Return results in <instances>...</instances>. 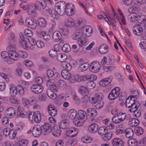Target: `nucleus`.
<instances>
[{
  "mask_svg": "<svg viewBox=\"0 0 146 146\" xmlns=\"http://www.w3.org/2000/svg\"><path fill=\"white\" fill-rule=\"evenodd\" d=\"M145 19L142 20V22L139 21L138 24H136L133 28V32L135 35H140L143 33L146 32Z\"/></svg>",
  "mask_w": 146,
  "mask_h": 146,
  "instance_id": "nucleus-1",
  "label": "nucleus"
},
{
  "mask_svg": "<svg viewBox=\"0 0 146 146\" xmlns=\"http://www.w3.org/2000/svg\"><path fill=\"white\" fill-rule=\"evenodd\" d=\"M66 5L65 2L63 1H59L56 3L55 5V9L56 13L61 16L64 15Z\"/></svg>",
  "mask_w": 146,
  "mask_h": 146,
  "instance_id": "nucleus-2",
  "label": "nucleus"
},
{
  "mask_svg": "<svg viewBox=\"0 0 146 146\" xmlns=\"http://www.w3.org/2000/svg\"><path fill=\"white\" fill-rule=\"evenodd\" d=\"M62 66L66 70H63L61 72V75L66 79L69 80L71 78L72 75L68 71H70L72 68L71 64H62Z\"/></svg>",
  "mask_w": 146,
  "mask_h": 146,
  "instance_id": "nucleus-3",
  "label": "nucleus"
},
{
  "mask_svg": "<svg viewBox=\"0 0 146 146\" xmlns=\"http://www.w3.org/2000/svg\"><path fill=\"white\" fill-rule=\"evenodd\" d=\"M34 7L35 9L39 8L41 10H44V12L48 7V6L46 5L45 0H38L34 5Z\"/></svg>",
  "mask_w": 146,
  "mask_h": 146,
  "instance_id": "nucleus-4",
  "label": "nucleus"
},
{
  "mask_svg": "<svg viewBox=\"0 0 146 146\" xmlns=\"http://www.w3.org/2000/svg\"><path fill=\"white\" fill-rule=\"evenodd\" d=\"M25 23L29 27L32 29H36L37 26L36 20L32 17L27 18L25 20Z\"/></svg>",
  "mask_w": 146,
  "mask_h": 146,
  "instance_id": "nucleus-5",
  "label": "nucleus"
},
{
  "mask_svg": "<svg viewBox=\"0 0 146 146\" xmlns=\"http://www.w3.org/2000/svg\"><path fill=\"white\" fill-rule=\"evenodd\" d=\"M52 127L51 125L48 123H44L41 127L42 134L44 135L48 134L51 132Z\"/></svg>",
  "mask_w": 146,
  "mask_h": 146,
  "instance_id": "nucleus-6",
  "label": "nucleus"
},
{
  "mask_svg": "<svg viewBox=\"0 0 146 146\" xmlns=\"http://www.w3.org/2000/svg\"><path fill=\"white\" fill-rule=\"evenodd\" d=\"M73 7H74V6L71 3L67 4L64 9L65 13H66L69 16H72L74 13Z\"/></svg>",
  "mask_w": 146,
  "mask_h": 146,
  "instance_id": "nucleus-7",
  "label": "nucleus"
},
{
  "mask_svg": "<svg viewBox=\"0 0 146 146\" xmlns=\"http://www.w3.org/2000/svg\"><path fill=\"white\" fill-rule=\"evenodd\" d=\"M32 134L35 137H38L42 134L41 127L38 125H35L33 128Z\"/></svg>",
  "mask_w": 146,
  "mask_h": 146,
  "instance_id": "nucleus-8",
  "label": "nucleus"
},
{
  "mask_svg": "<svg viewBox=\"0 0 146 146\" xmlns=\"http://www.w3.org/2000/svg\"><path fill=\"white\" fill-rule=\"evenodd\" d=\"M28 114L22 107H19L17 110V117L20 118H26Z\"/></svg>",
  "mask_w": 146,
  "mask_h": 146,
  "instance_id": "nucleus-9",
  "label": "nucleus"
},
{
  "mask_svg": "<svg viewBox=\"0 0 146 146\" xmlns=\"http://www.w3.org/2000/svg\"><path fill=\"white\" fill-rule=\"evenodd\" d=\"M31 89L33 93L38 94L42 92L43 87L42 85L34 84L31 87Z\"/></svg>",
  "mask_w": 146,
  "mask_h": 146,
  "instance_id": "nucleus-10",
  "label": "nucleus"
},
{
  "mask_svg": "<svg viewBox=\"0 0 146 146\" xmlns=\"http://www.w3.org/2000/svg\"><path fill=\"white\" fill-rule=\"evenodd\" d=\"M58 30L59 32L64 35H66L69 33L68 28L62 24H59L58 26Z\"/></svg>",
  "mask_w": 146,
  "mask_h": 146,
  "instance_id": "nucleus-11",
  "label": "nucleus"
},
{
  "mask_svg": "<svg viewBox=\"0 0 146 146\" xmlns=\"http://www.w3.org/2000/svg\"><path fill=\"white\" fill-rule=\"evenodd\" d=\"M113 146H124L125 143L122 139L119 138L113 139L111 141Z\"/></svg>",
  "mask_w": 146,
  "mask_h": 146,
  "instance_id": "nucleus-12",
  "label": "nucleus"
},
{
  "mask_svg": "<svg viewBox=\"0 0 146 146\" xmlns=\"http://www.w3.org/2000/svg\"><path fill=\"white\" fill-rule=\"evenodd\" d=\"M16 113L15 109L13 107H10L8 108L5 111V114L7 115V117L12 118L15 115Z\"/></svg>",
  "mask_w": 146,
  "mask_h": 146,
  "instance_id": "nucleus-13",
  "label": "nucleus"
},
{
  "mask_svg": "<svg viewBox=\"0 0 146 146\" xmlns=\"http://www.w3.org/2000/svg\"><path fill=\"white\" fill-rule=\"evenodd\" d=\"M48 113L52 116H54L57 114V111L55 108L52 105H49L48 107Z\"/></svg>",
  "mask_w": 146,
  "mask_h": 146,
  "instance_id": "nucleus-14",
  "label": "nucleus"
},
{
  "mask_svg": "<svg viewBox=\"0 0 146 146\" xmlns=\"http://www.w3.org/2000/svg\"><path fill=\"white\" fill-rule=\"evenodd\" d=\"M52 133L56 137L59 136L61 134L60 127L57 126H54L52 130Z\"/></svg>",
  "mask_w": 146,
  "mask_h": 146,
  "instance_id": "nucleus-15",
  "label": "nucleus"
},
{
  "mask_svg": "<svg viewBox=\"0 0 146 146\" xmlns=\"http://www.w3.org/2000/svg\"><path fill=\"white\" fill-rule=\"evenodd\" d=\"M115 89H113L108 96L109 100H114L118 97L119 95V91H115Z\"/></svg>",
  "mask_w": 146,
  "mask_h": 146,
  "instance_id": "nucleus-16",
  "label": "nucleus"
},
{
  "mask_svg": "<svg viewBox=\"0 0 146 146\" xmlns=\"http://www.w3.org/2000/svg\"><path fill=\"white\" fill-rule=\"evenodd\" d=\"M98 129V125L95 123L91 124L88 127V130L92 133H95L97 132Z\"/></svg>",
  "mask_w": 146,
  "mask_h": 146,
  "instance_id": "nucleus-17",
  "label": "nucleus"
},
{
  "mask_svg": "<svg viewBox=\"0 0 146 146\" xmlns=\"http://www.w3.org/2000/svg\"><path fill=\"white\" fill-rule=\"evenodd\" d=\"M33 116V120L36 123H39L41 120V114L40 112L38 111L34 113Z\"/></svg>",
  "mask_w": 146,
  "mask_h": 146,
  "instance_id": "nucleus-18",
  "label": "nucleus"
},
{
  "mask_svg": "<svg viewBox=\"0 0 146 146\" xmlns=\"http://www.w3.org/2000/svg\"><path fill=\"white\" fill-rule=\"evenodd\" d=\"M46 11L48 12L49 15L53 18L56 19H59V16L57 14L56 12L54 9H50L48 7L47 9H46Z\"/></svg>",
  "mask_w": 146,
  "mask_h": 146,
  "instance_id": "nucleus-19",
  "label": "nucleus"
},
{
  "mask_svg": "<svg viewBox=\"0 0 146 146\" xmlns=\"http://www.w3.org/2000/svg\"><path fill=\"white\" fill-rule=\"evenodd\" d=\"M62 35L59 31H56L54 32L52 36V39L54 42L58 41L62 38Z\"/></svg>",
  "mask_w": 146,
  "mask_h": 146,
  "instance_id": "nucleus-20",
  "label": "nucleus"
},
{
  "mask_svg": "<svg viewBox=\"0 0 146 146\" xmlns=\"http://www.w3.org/2000/svg\"><path fill=\"white\" fill-rule=\"evenodd\" d=\"M10 56V60H16L19 58V55L15 51L13 50H10L9 52Z\"/></svg>",
  "mask_w": 146,
  "mask_h": 146,
  "instance_id": "nucleus-21",
  "label": "nucleus"
},
{
  "mask_svg": "<svg viewBox=\"0 0 146 146\" xmlns=\"http://www.w3.org/2000/svg\"><path fill=\"white\" fill-rule=\"evenodd\" d=\"M104 97V96L102 94L98 92L95 94L94 98H92L90 101H97L102 100Z\"/></svg>",
  "mask_w": 146,
  "mask_h": 146,
  "instance_id": "nucleus-22",
  "label": "nucleus"
},
{
  "mask_svg": "<svg viewBox=\"0 0 146 146\" xmlns=\"http://www.w3.org/2000/svg\"><path fill=\"white\" fill-rule=\"evenodd\" d=\"M140 106V103L138 101H134L130 109H129V111L133 112L134 111L137 110Z\"/></svg>",
  "mask_w": 146,
  "mask_h": 146,
  "instance_id": "nucleus-23",
  "label": "nucleus"
},
{
  "mask_svg": "<svg viewBox=\"0 0 146 146\" xmlns=\"http://www.w3.org/2000/svg\"><path fill=\"white\" fill-rule=\"evenodd\" d=\"M87 115L86 113L83 110H80L78 112L77 117L82 120L87 119Z\"/></svg>",
  "mask_w": 146,
  "mask_h": 146,
  "instance_id": "nucleus-24",
  "label": "nucleus"
},
{
  "mask_svg": "<svg viewBox=\"0 0 146 146\" xmlns=\"http://www.w3.org/2000/svg\"><path fill=\"white\" fill-rule=\"evenodd\" d=\"M86 112L89 116L92 117L96 116L98 114L96 110L91 108H88L86 111Z\"/></svg>",
  "mask_w": 146,
  "mask_h": 146,
  "instance_id": "nucleus-25",
  "label": "nucleus"
},
{
  "mask_svg": "<svg viewBox=\"0 0 146 146\" xmlns=\"http://www.w3.org/2000/svg\"><path fill=\"white\" fill-rule=\"evenodd\" d=\"M112 81L111 78L110 77L102 80L99 82L100 84L103 87L107 86Z\"/></svg>",
  "mask_w": 146,
  "mask_h": 146,
  "instance_id": "nucleus-26",
  "label": "nucleus"
},
{
  "mask_svg": "<svg viewBox=\"0 0 146 146\" xmlns=\"http://www.w3.org/2000/svg\"><path fill=\"white\" fill-rule=\"evenodd\" d=\"M109 49L108 46L106 44L102 45L99 48V52L102 54L107 53Z\"/></svg>",
  "mask_w": 146,
  "mask_h": 146,
  "instance_id": "nucleus-27",
  "label": "nucleus"
},
{
  "mask_svg": "<svg viewBox=\"0 0 146 146\" xmlns=\"http://www.w3.org/2000/svg\"><path fill=\"white\" fill-rule=\"evenodd\" d=\"M74 20L72 18H69L65 21L64 26L66 27H72L74 26Z\"/></svg>",
  "mask_w": 146,
  "mask_h": 146,
  "instance_id": "nucleus-28",
  "label": "nucleus"
},
{
  "mask_svg": "<svg viewBox=\"0 0 146 146\" xmlns=\"http://www.w3.org/2000/svg\"><path fill=\"white\" fill-rule=\"evenodd\" d=\"M59 126L64 129H67L69 127V124L68 120L65 119L61 121Z\"/></svg>",
  "mask_w": 146,
  "mask_h": 146,
  "instance_id": "nucleus-29",
  "label": "nucleus"
},
{
  "mask_svg": "<svg viewBox=\"0 0 146 146\" xmlns=\"http://www.w3.org/2000/svg\"><path fill=\"white\" fill-rule=\"evenodd\" d=\"M124 133H126V136L127 138L132 137L134 134L133 130L130 127L127 128L125 130Z\"/></svg>",
  "mask_w": 146,
  "mask_h": 146,
  "instance_id": "nucleus-30",
  "label": "nucleus"
},
{
  "mask_svg": "<svg viewBox=\"0 0 146 146\" xmlns=\"http://www.w3.org/2000/svg\"><path fill=\"white\" fill-rule=\"evenodd\" d=\"M90 102L94 104V106L96 108L100 109L102 108L104 106V102L103 100L97 101H90Z\"/></svg>",
  "mask_w": 146,
  "mask_h": 146,
  "instance_id": "nucleus-31",
  "label": "nucleus"
},
{
  "mask_svg": "<svg viewBox=\"0 0 146 146\" xmlns=\"http://www.w3.org/2000/svg\"><path fill=\"white\" fill-rule=\"evenodd\" d=\"M47 94L50 98L53 100L55 99L57 97L56 94L51 89L48 88L47 89Z\"/></svg>",
  "mask_w": 146,
  "mask_h": 146,
  "instance_id": "nucleus-32",
  "label": "nucleus"
},
{
  "mask_svg": "<svg viewBox=\"0 0 146 146\" xmlns=\"http://www.w3.org/2000/svg\"><path fill=\"white\" fill-rule=\"evenodd\" d=\"M90 65V70L92 72H99L101 67L100 64H93Z\"/></svg>",
  "mask_w": 146,
  "mask_h": 146,
  "instance_id": "nucleus-33",
  "label": "nucleus"
},
{
  "mask_svg": "<svg viewBox=\"0 0 146 146\" xmlns=\"http://www.w3.org/2000/svg\"><path fill=\"white\" fill-rule=\"evenodd\" d=\"M38 26L41 27H44L46 25V19L44 18L40 17L38 20Z\"/></svg>",
  "mask_w": 146,
  "mask_h": 146,
  "instance_id": "nucleus-34",
  "label": "nucleus"
},
{
  "mask_svg": "<svg viewBox=\"0 0 146 146\" xmlns=\"http://www.w3.org/2000/svg\"><path fill=\"white\" fill-rule=\"evenodd\" d=\"M74 124L77 126H81L83 125L85 120H82L76 117L73 120Z\"/></svg>",
  "mask_w": 146,
  "mask_h": 146,
  "instance_id": "nucleus-35",
  "label": "nucleus"
},
{
  "mask_svg": "<svg viewBox=\"0 0 146 146\" xmlns=\"http://www.w3.org/2000/svg\"><path fill=\"white\" fill-rule=\"evenodd\" d=\"M57 58L58 61L63 62L67 59L66 55L64 54L60 53L57 56Z\"/></svg>",
  "mask_w": 146,
  "mask_h": 146,
  "instance_id": "nucleus-36",
  "label": "nucleus"
},
{
  "mask_svg": "<svg viewBox=\"0 0 146 146\" xmlns=\"http://www.w3.org/2000/svg\"><path fill=\"white\" fill-rule=\"evenodd\" d=\"M9 52L3 51L1 53V56L5 61H10V56Z\"/></svg>",
  "mask_w": 146,
  "mask_h": 146,
  "instance_id": "nucleus-37",
  "label": "nucleus"
},
{
  "mask_svg": "<svg viewBox=\"0 0 146 146\" xmlns=\"http://www.w3.org/2000/svg\"><path fill=\"white\" fill-rule=\"evenodd\" d=\"M136 5H134L133 6L129 7L128 9V11L130 13H137L139 10V8L138 7L136 6Z\"/></svg>",
  "mask_w": 146,
  "mask_h": 146,
  "instance_id": "nucleus-38",
  "label": "nucleus"
},
{
  "mask_svg": "<svg viewBox=\"0 0 146 146\" xmlns=\"http://www.w3.org/2000/svg\"><path fill=\"white\" fill-rule=\"evenodd\" d=\"M77 115V112L76 110L74 109L70 110L68 113V116L71 119H73L76 118Z\"/></svg>",
  "mask_w": 146,
  "mask_h": 146,
  "instance_id": "nucleus-39",
  "label": "nucleus"
},
{
  "mask_svg": "<svg viewBox=\"0 0 146 146\" xmlns=\"http://www.w3.org/2000/svg\"><path fill=\"white\" fill-rule=\"evenodd\" d=\"M134 101L135 100H132L131 99V96L128 97L127 99L125 102L126 107L128 108H131V107L133 104V103L134 102Z\"/></svg>",
  "mask_w": 146,
  "mask_h": 146,
  "instance_id": "nucleus-40",
  "label": "nucleus"
},
{
  "mask_svg": "<svg viewBox=\"0 0 146 146\" xmlns=\"http://www.w3.org/2000/svg\"><path fill=\"white\" fill-rule=\"evenodd\" d=\"M16 89V87L15 86L13 85H11L10 88V94L12 96H15L18 94Z\"/></svg>",
  "mask_w": 146,
  "mask_h": 146,
  "instance_id": "nucleus-41",
  "label": "nucleus"
},
{
  "mask_svg": "<svg viewBox=\"0 0 146 146\" xmlns=\"http://www.w3.org/2000/svg\"><path fill=\"white\" fill-rule=\"evenodd\" d=\"M128 143L129 146H138V141L135 138H132L128 141Z\"/></svg>",
  "mask_w": 146,
  "mask_h": 146,
  "instance_id": "nucleus-42",
  "label": "nucleus"
},
{
  "mask_svg": "<svg viewBox=\"0 0 146 146\" xmlns=\"http://www.w3.org/2000/svg\"><path fill=\"white\" fill-rule=\"evenodd\" d=\"M20 37L21 40H20V42L21 43L22 47L25 49L28 48V47L24 36L22 35L20 36Z\"/></svg>",
  "mask_w": 146,
  "mask_h": 146,
  "instance_id": "nucleus-43",
  "label": "nucleus"
},
{
  "mask_svg": "<svg viewBox=\"0 0 146 146\" xmlns=\"http://www.w3.org/2000/svg\"><path fill=\"white\" fill-rule=\"evenodd\" d=\"M129 123L132 125V127H135L138 125L139 123V120L137 118H133L130 119L129 121Z\"/></svg>",
  "mask_w": 146,
  "mask_h": 146,
  "instance_id": "nucleus-44",
  "label": "nucleus"
},
{
  "mask_svg": "<svg viewBox=\"0 0 146 146\" xmlns=\"http://www.w3.org/2000/svg\"><path fill=\"white\" fill-rule=\"evenodd\" d=\"M98 130V133L103 136L108 133V130L107 128L104 127H102L99 128Z\"/></svg>",
  "mask_w": 146,
  "mask_h": 146,
  "instance_id": "nucleus-45",
  "label": "nucleus"
},
{
  "mask_svg": "<svg viewBox=\"0 0 146 146\" xmlns=\"http://www.w3.org/2000/svg\"><path fill=\"white\" fill-rule=\"evenodd\" d=\"M112 120L113 123H118L124 121L118 115L117 116H113L112 119Z\"/></svg>",
  "mask_w": 146,
  "mask_h": 146,
  "instance_id": "nucleus-46",
  "label": "nucleus"
},
{
  "mask_svg": "<svg viewBox=\"0 0 146 146\" xmlns=\"http://www.w3.org/2000/svg\"><path fill=\"white\" fill-rule=\"evenodd\" d=\"M137 135H140L143 133V129L140 127H136L134 129Z\"/></svg>",
  "mask_w": 146,
  "mask_h": 146,
  "instance_id": "nucleus-47",
  "label": "nucleus"
},
{
  "mask_svg": "<svg viewBox=\"0 0 146 146\" xmlns=\"http://www.w3.org/2000/svg\"><path fill=\"white\" fill-rule=\"evenodd\" d=\"M16 41V38L15 37L14 34L11 33L10 34V36L8 38L9 42L11 44H13Z\"/></svg>",
  "mask_w": 146,
  "mask_h": 146,
  "instance_id": "nucleus-48",
  "label": "nucleus"
},
{
  "mask_svg": "<svg viewBox=\"0 0 146 146\" xmlns=\"http://www.w3.org/2000/svg\"><path fill=\"white\" fill-rule=\"evenodd\" d=\"M17 131L14 129H11L9 135V137L11 139H14L16 136Z\"/></svg>",
  "mask_w": 146,
  "mask_h": 146,
  "instance_id": "nucleus-49",
  "label": "nucleus"
},
{
  "mask_svg": "<svg viewBox=\"0 0 146 146\" xmlns=\"http://www.w3.org/2000/svg\"><path fill=\"white\" fill-rule=\"evenodd\" d=\"M89 66V64H80L78 69L81 71L83 72L87 70Z\"/></svg>",
  "mask_w": 146,
  "mask_h": 146,
  "instance_id": "nucleus-50",
  "label": "nucleus"
},
{
  "mask_svg": "<svg viewBox=\"0 0 146 146\" xmlns=\"http://www.w3.org/2000/svg\"><path fill=\"white\" fill-rule=\"evenodd\" d=\"M85 34L86 37L89 36L91 35L92 29L91 27L88 26L86 27L85 28Z\"/></svg>",
  "mask_w": 146,
  "mask_h": 146,
  "instance_id": "nucleus-51",
  "label": "nucleus"
},
{
  "mask_svg": "<svg viewBox=\"0 0 146 146\" xmlns=\"http://www.w3.org/2000/svg\"><path fill=\"white\" fill-rule=\"evenodd\" d=\"M82 33L80 32L74 33L72 35V38L74 40H77L80 39L82 36Z\"/></svg>",
  "mask_w": 146,
  "mask_h": 146,
  "instance_id": "nucleus-52",
  "label": "nucleus"
},
{
  "mask_svg": "<svg viewBox=\"0 0 146 146\" xmlns=\"http://www.w3.org/2000/svg\"><path fill=\"white\" fill-rule=\"evenodd\" d=\"M18 93H19L21 95H23L24 92V90L23 86L21 85H18L16 87Z\"/></svg>",
  "mask_w": 146,
  "mask_h": 146,
  "instance_id": "nucleus-53",
  "label": "nucleus"
},
{
  "mask_svg": "<svg viewBox=\"0 0 146 146\" xmlns=\"http://www.w3.org/2000/svg\"><path fill=\"white\" fill-rule=\"evenodd\" d=\"M112 135V133L111 132H109L104 135L102 138L105 141H107L109 140L111 137Z\"/></svg>",
  "mask_w": 146,
  "mask_h": 146,
  "instance_id": "nucleus-54",
  "label": "nucleus"
},
{
  "mask_svg": "<svg viewBox=\"0 0 146 146\" xmlns=\"http://www.w3.org/2000/svg\"><path fill=\"white\" fill-rule=\"evenodd\" d=\"M62 50L66 52H69L71 50L69 45L68 44H64L62 47Z\"/></svg>",
  "mask_w": 146,
  "mask_h": 146,
  "instance_id": "nucleus-55",
  "label": "nucleus"
},
{
  "mask_svg": "<svg viewBox=\"0 0 146 146\" xmlns=\"http://www.w3.org/2000/svg\"><path fill=\"white\" fill-rule=\"evenodd\" d=\"M58 85L59 87L62 89L65 88L66 86V82L62 80H59L58 81Z\"/></svg>",
  "mask_w": 146,
  "mask_h": 146,
  "instance_id": "nucleus-56",
  "label": "nucleus"
},
{
  "mask_svg": "<svg viewBox=\"0 0 146 146\" xmlns=\"http://www.w3.org/2000/svg\"><path fill=\"white\" fill-rule=\"evenodd\" d=\"M95 83L93 81H91L87 82L86 85L87 88L89 89L93 88L95 87Z\"/></svg>",
  "mask_w": 146,
  "mask_h": 146,
  "instance_id": "nucleus-57",
  "label": "nucleus"
},
{
  "mask_svg": "<svg viewBox=\"0 0 146 146\" xmlns=\"http://www.w3.org/2000/svg\"><path fill=\"white\" fill-rule=\"evenodd\" d=\"M79 92L83 95H86L85 93L87 92L88 90L84 86H81L79 87Z\"/></svg>",
  "mask_w": 146,
  "mask_h": 146,
  "instance_id": "nucleus-58",
  "label": "nucleus"
},
{
  "mask_svg": "<svg viewBox=\"0 0 146 146\" xmlns=\"http://www.w3.org/2000/svg\"><path fill=\"white\" fill-rule=\"evenodd\" d=\"M28 143V141L27 139L22 140L21 142L17 143L15 146H27Z\"/></svg>",
  "mask_w": 146,
  "mask_h": 146,
  "instance_id": "nucleus-59",
  "label": "nucleus"
},
{
  "mask_svg": "<svg viewBox=\"0 0 146 146\" xmlns=\"http://www.w3.org/2000/svg\"><path fill=\"white\" fill-rule=\"evenodd\" d=\"M56 83V81L54 79L51 80L49 79L47 80L46 83V85L47 87L50 88Z\"/></svg>",
  "mask_w": 146,
  "mask_h": 146,
  "instance_id": "nucleus-60",
  "label": "nucleus"
},
{
  "mask_svg": "<svg viewBox=\"0 0 146 146\" xmlns=\"http://www.w3.org/2000/svg\"><path fill=\"white\" fill-rule=\"evenodd\" d=\"M25 36L28 37H31L33 35L32 32L27 29H25L24 30Z\"/></svg>",
  "mask_w": 146,
  "mask_h": 146,
  "instance_id": "nucleus-61",
  "label": "nucleus"
},
{
  "mask_svg": "<svg viewBox=\"0 0 146 146\" xmlns=\"http://www.w3.org/2000/svg\"><path fill=\"white\" fill-rule=\"evenodd\" d=\"M86 38L80 39L77 41L79 46L82 47L84 45L86 42Z\"/></svg>",
  "mask_w": 146,
  "mask_h": 146,
  "instance_id": "nucleus-62",
  "label": "nucleus"
},
{
  "mask_svg": "<svg viewBox=\"0 0 146 146\" xmlns=\"http://www.w3.org/2000/svg\"><path fill=\"white\" fill-rule=\"evenodd\" d=\"M49 55L52 57L54 58L56 57L57 55V51L51 49L49 51Z\"/></svg>",
  "mask_w": 146,
  "mask_h": 146,
  "instance_id": "nucleus-63",
  "label": "nucleus"
},
{
  "mask_svg": "<svg viewBox=\"0 0 146 146\" xmlns=\"http://www.w3.org/2000/svg\"><path fill=\"white\" fill-rule=\"evenodd\" d=\"M118 10L120 15L122 17V18H121V21L122 23L123 24H124V25H126V20L125 17L124 15H123V14L122 13L121 10L119 9H118Z\"/></svg>",
  "mask_w": 146,
  "mask_h": 146,
  "instance_id": "nucleus-64",
  "label": "nucleus"
}]
</instances>
